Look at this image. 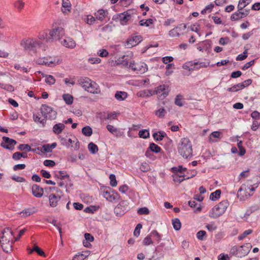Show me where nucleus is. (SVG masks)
Listing matches in <instances>:
<instances>
[{
    "instance_id": "f257e3e1",
    "label": "nucleus",
    "mask_w": 260,
    "mask_h": 260,
    "mask_svg": "<svg viewBox=\"0 0 260 260\" xmlns=\"http://www.w3.org/2000/svg\"><path fill=\"white\" fill-rule=\"evenodd\" d=\"M13 232L9 228L4 229L0 236V243L3 251L10 253L12 251Z\"/></svg>"
},
{
    "instance_id": "f03ea898",
    "label": "nucleus",
    "mask_w": 260,
    "mask_h": 260,
    "mask_svg": "<svg viewBox=\"0 0 260 260\" xmlns=\"http://www.w3.org/2000/svg\"><path fill=\"white\" fill-rule=\"evenodd\" d=\"M116 62L118 64H122L123 66L136 72L138 74H143L147 71V66L143 62H135L134 61L128 62L127 60L121 59L120 58L118 59Z\"/></svg>"
},
{
    "instance_id": "7ed1b4c3",
    "label": "nucleus",
    "mask_w": 260,
    "mask_h": 260,
    "mask_svg": "<svg viewBox=\"0 0 260 260\" xmlns=\"http://www.w3.org/2000/svg\"><path fill=\"white\" fill-rule=\"evenodd\" d=\"M178 151L185 158L192 156V144L188 138H183L181 139L178 145Z\"/></svg>"
},
{
    "instance_id": "20e7f679",
    "label": "nucleus",
    "mask_w": 260,
    "mask_h": 260,
    "mask_svg": "<svg viewBox=\"0 0 260 260\" xmlns=\"http://www.w3.org/2000/svg\"><path fill=\"white\" fill-rule=\"evenodd\" d=\"M78 83L86 91L90 93L95 94L100 92V89L97 87V84L87 77L80 78L78 80Z\"/></svg>"
},
{
    "instance_id": "39448f33",
    "label": "nucleus",
    "mask_w": 260,
    "mask_h": 260,
    "mask_svg": "<svg viewBox=\"0 0 260 260\" xmlns=\"http://www.w3.org/2000/svg\"><path fill=\"white\" fill-rule=\"evenodd\" d=\"M229 205L228 200L222 201L212 208L209 216L214 219L218 218L225 212Z\"/></svg>"
},
{
    "instance_id": "423d86ee",
    "label": "nucleus",
    "mask_w": 260,
    "mask_h": 260,
    "mask_svg": "<svg viewBox=\"0 0 260 260\" xmlns=\"http://www.w3.org/2000/svg\"><path fill=\"white\" fill-rule=\"evenodd\" d=\"M251 246L249 243H246L240 246H234L232 247L230 254L238 257H242L246 255L250 251Z\"/></svg>"
},
{
    "instance_id": "0eeeda50",
    "label": "nucleus",
    "mask_w": 260,
    "mask_h": 260,
    "mask_svg": "<svg viewBox=\"0 0 260 260\" xmlns=\"http://www.w3.org/2000/svg\"><path fill=\"white\" fill-rule=\"evenodd\" d=\"M210 62H200L195 59L193 61L186 62L183 65V68L184 69L188 70L189 71L198 70L201 68H207L209 66Z\"/></svg>"
},
{
    "instance_id": "6e6552de",
    "label": "nucleus",
    "mask_w": 260,
    "mask_h": 260,
    "mask_svg": "<svg viewBox=\"0 0 260 260\" xmlns=\"http://www.w3.org/2000/svg\"><path fill=\"white\" fill-rule=\"evenodd\" d=\"M42 42L36 39L28 38L27 39H23L21 42V45L25 50H32L33 49L40 47Z\"/></svg>"
},
{
    "instance_id": "1a4fd4ad",
    "label": "nucleus",
    "mask_w": 260,
    "mask_h": 260,
    "mask_svg": "<svg viewBox=\"0 0 260 260\" xmlns=\"http://www.w3.org/2000/svg\"><path fill=\"white\" fill-rule=\"evenodd\" d=\"M41 111L42 116L45 117L46 119L48 118L50 120H53L56 117V111L54 110L52 107L47 105H42Z\"/></svg>"
},
{
    "instance_id": "9d476101",
    "label": "nucleus",
    "mask_w": 260,
    "mask_h": 260,
    "mask_svg": "<svg viewBox=\"0 0 260 260\" xmlns=\"http://www.w3.org/2000/svg\"><path fill=\"white\" fill-rule=\"evenodd\" d=\"M101 190L103 192V196L110 202H113L119 197V194L109 187H103Z\"/></svg>"
},
{
    "instance_id": "9b49d317",
    "label": "nucleus",
    "mask_w": 260,
    "mask_h": 260,
    "mask_svg": "<svg viewBox=\"0 0 260 260\" xmlns=\"http://www.w3.org/2000/svg\"><path fill=\"white\" fill-rule=\"evenodd\" d=\"M170 91V87L168 84H162L157 86L155 89L153 90L152 94H158L162 99L166 98Z\"/></svg>"
},
{
    "instance_id": "f8f14e48",
    "label": "nucleus",
    "mask_w": 260,
    "mask_h": 260,
    "mask_svg": "<svg viewBox=\"0 0 260 260\" xmlns=\"http://www.w3.org/2000/svg\"><path fill=\"white\" fill-rule=\"evenodd\" d=\"M167 242L169 244V246H166V243L165 242H162L158 245L155 248L156 253H159L160 256H163L166 251H169L170 249H174V244L172 243V242L169 240L167 241Z\"/></svg>"
},
{
    "instance_id": "ddd939ff",
    "label": "nucleus",
    "mask_w": 260,
    "mask_h": 260,
    "mask_svg": "<svg viewBox=\"0 0 260 260\" xmlns=\"http://www.w3.org/2000/svg\"><path fill=\"white\" fill-rule=\"evenodd\" d=\"M128 203L126 201H121L115 208L114 213L117 216H122L128 210Z\"/></svg>"
},
{
    "instance_id": "4468645a",
    "label": "nucleus",
    "mask_w": 260,
    "mask_h": 260,
    "mask_svg": "<svg viewBox=\"0 0 260 260\" xmlns=\"http://www.w3.org/2000/svg\"><path fill=\"white\" fill-rule=\"evenodd\" d=\"M2 139L3 141L1 143L2 147L10 150L14 149V146L17 144L16 140L6 136H4Z\"/></svg>"
},
{
    "instance_id": "2eb2a0df",
    "label": "nucleus",
    "mask_w": 260,
    "mask_h": 260,
    "mask_svg": "<svg viewBox=\"0 0 260 260\" xmlns=\"http://www.w3.org/2000/svg\"><path fill=\"white\" fill-rule=\"evenodd\" d=\"M142 40L143 38L140 35L132 36L127 39L126 46L127 48H131L138 45Z\"/></svg>"
},
{
    "instance_id": "dca6fc26",
    "label": "nucleus",
    "mask_w": 260,
    "mask_h": 260,
    "mask_svg": "<svg viewBox=\"0 0 260 260\" xmlns=\"http://www.w3.org/2000/svg\"><path fill=\"white\" fill-rule=\"evenodd\" d=\"M32 193L37 198H41L43 195V189L37 184H34L32 186Z\"/></svg>"
},
{
    "instance_id": "f3484780",
    "label": "nucleus",
    "mask_w": 260,
    "mask_h": 260,
    "mask_svg": "<svg viewBox=\"0 0 260 260\" xmlns=\"http://www.w3.org/2000/svg\"><path fill=\"white\" fill-rule=\"evenodd\" d=\"M119 18L121 23L123 24L126 23L131 18V11L128 10L120 13L119 15Z\"/></svg>"
},
{
    "instance_id": "a211bd4d",
    "label": "nucleus",
    "mask_w": 260,
    "mask_h": 260,
    "mask_svg": "<svg viewBox=\"0 0 260 260\" xmlns=\"http://www.w3.org/2000/svg\"><path fill=\"white\" fill-rule=\"evenodd\" d=\"M61 197L60 196H56L54 193H51L49 196V200L50 205L52 207L57 206L58 202L60 200Z\"/></svg>"
},
{
    "instance_id": "6ab92c4d",
    "label": "nucleus",
    "mask_w": 260,
    "mask_h": 260,
    "mask_svg": "<svg viewBox=\"0 0 260 260\" xmlns=\"http://www.w3.org/2000/svg\"><path fill=\"white\" fill-rule=\"evenodd\" d=\"M62 44L66 47L74 48L76 46V42L72 38H68L61 41Z\"/></svg>"
},
{
    "instance_id": "aec40b11",
    "label": "nucleus",
    "mask_w": 260,
    "mask_h": 260,
    "mask_svg": "<svg viewBox=\"0 0 260 260\" xmlns=\"http://www.w3.org/2000/svg\"><path fill=\"white\" fill-rule=\"evenodd\" d=\"M37 212V210L35 207L29 208L25 209L23 211L20 212V215L21 217H25L26 216H30Z\"/></svg>"
},
{
    "instance_id": "412c9836",
    "label": "nucleus",
    "mask_w": 260,
    "mask_h": 260,
    "mask_svg": "<svg viewBox=\"0 0 260 260\" xmlns=\"http://www.w3.org/2000/svg\"><path fill=\"white\" fill-rule=\"evenodd\" d=\"M247 15H248V13H244V12L237 11L231 15V19L232 21H237Z\"/></svg>"
},
{
    "instance_id": "4be33fe9",
    "label": "nucleus",
    "mask_w": 260,
    "mask_h": 260,
    "mask_svg": "<svg viewBox=\"0 0 260 260\" xmlns=\"http://www.w3.org/2000/svg\"><path fill=\"white\" fill-rule=\"evenodd\" d=\"M108 13V12L107 11H104V10L101 9L95 13V16L96 19L98 20L102 21L107 17Z\"/></svg>"
},
{
    "instance_id": "5701e85b",
    "label": "nucleus",
    "mask_w": 260,
    "mask_h": 260,
    "mask_svg": "<svg viewBox=\"0 0 260 260\" xmlns=\"http://www.w3.org/2000/svg\"><path fill=\"white\" fill-rule=\"evenodd\" d=\"M54 177L57 179L60 180H64L66 179H68L70 180V176L68 174H67L66 172L62 171H59L57 172H56L54 175Z\"/></svg>"
},
{
    "instance_id": "b1692460",
    "label": "nucleus",
    "mask_w": 260,
    "mask_h": 260,
    "mask_svg": "<svg viewBox=\"0 0 260 260\" xmlns=\"http://www.w3.org/2000/svg\"><path fill=\"white\" fill-rule=\"evenodd\" d=\"M56 143H53L51 144H45L42 146V148L41 149L42 151H44L45 152H50L52 151V150L55 148L56 147Z\"/></svg>"
},
{
    "instance_id": "393cba45",
    "label": "nucleus",
    "mask_w": 260,
    "mask_h": 260,
    "mask_svg": "<svg viewBox=\"0 0 260 260\" xmlns=\"http://www.w3.org/2000/svg\"><path fill=\"white\" fill-rule=\"evenodd\" d=\"M65 128V125L61 123H59L54 125L53 127V132L55 134H60L62 130Z\"/></svg>"
},
{
    "instance_id": "a878e982",
    "label": "nucleus",
    "mask_w": 260,
    "mask_h": 260,
    "mask_svg": "<svg viewBox=\"0 0 260 260\" xmlns=\"http://www.w3.org/2000/svg\"><path fill=\"white\" fill-rule=\"evenodd\" d=\"M166 136L167 134L164 131H159L158 133L155 132L153 134V137L156 141H161Z\"/></svg>"
},
{
    "instance_id": "bb28decb",
    "label": "nucleus",
    "mask_w": 260,
    "mask_h": 260,
    "mask_svg": "<svg viewBox=\"0 0 260 260\" xmlns=\"http://www.w3.org/2000/svg\"><path fill=\"white\" fill-rule=\"evenodd\" d=\"M13 6L18 12H21L24 7L25 3L22 0H17L13 3Z\"/></svg>"
},
{
    "instance_id": "cd10ccee",
    "label": "nucleus",
    "mask_w": 260,
    "mask_h": 260,
    "mask_svg": "<svg viewBox=\"0 0 260 260\" xmlns=\"http://www.w3.org/2000/svg\"><path fill=\"white\" fill-rule=\"evenodd\" d=\"M127 96V94L124 91H116L115 94V98L118 101H123L125 100Z\"/></svg>"
},
{
    "instance_id": "c85d7f7f",
    "label": "nucleus",
    "mask_w": 260,
    "mask_h": 260,
    "mask_svg": "<svg viewBox=\"0 0 260 260\" xmlns=\"http://www.w3.org/2000/svg\"><path fill=\"white\" fill-rule=\"evenodd\" d=\"M186 170V168H183L182 166L174 167L171 168V171L176 174H182Z\"/></svg>"
},
{
    "instance_id": "c756f323",
    "label": "nucleus",
    "mask_w": 260,
    "mask_h": 260,
    "mask_svg": "<svg viewBox=\"0 0 260 260\" xmlns=\"http://www.w3.org/2000/svg\"><path fill=\"white\" fill-rule=\"evenodd\" d=\"M55 34L56 35V38L57 40H60V37H62L64 34V29L61 27H57L55 28H54Z\"/></svg>"
},
{
    "instance_id": "7c9ffc66",
    "label": "nucleus",
    "mask_w": 260,
    "mask_h": 260,
    "mask_svg": "<svg viewBox=\"0 0 260 260\" xmlns=\"http://www.w3.org/2000/svg\"><path fill=\"white\" fill-rule=\"evenodd\" d=\"M179 26H176L169 31V36L170 37H179L180 36V31L178 30Z\"/></svg>"
},
{
    "instance_id": "2f4dec72",
    "label": "nucleus",
    "mask_w": 260,
    "mask_h": 260,
    "mask_svg": "<svg viewBox=\"0 0 260 260\" xmlns=\"http://www.w3.org/2000/svg\"><path fill=\"white\" fill-rule=\"evenodd\" d=\"M34 251L36 252L37 253V254L40 256H45V255L44 251L39 247H38L37 245H34L33 248L29 250V251L28 252V253L29 254H31L32 252H33Z\"/></svg>"
},
{
    "instance_id": "473e14b6",
    "label": "nucleus",
    "mask_w": 260,
    "mask_h": 260,
    "mask_svg": "<svg viewBox=\"0 0 260 260\" xmlns=\"http://www.w3.org/2000/svg\"><path fill=\"white\" fill-rule=\"evenodd\" d=\"M220 194L221 190L220 189H217L210 194L209 198L212 201H216L220 198Z\"/></svg>"
},
{
    "instance_id": "72a5a7b5",
    "label": "nucleus",
    "mask_w": 260,
    "mask_h": 260,
    "mask_svg": "<svg viewBox=\"0 0 260 260\" xmlns=\"http://www.w3.org/2000/svg\"><path fill=\"white\" fill-rule=\"evenodd\" d=\"M151 151L155 153H159L161 151V148L158 146L157 145L155 144L154 143H151L148 147Z\"/></svg>"
},
{
    "instance_id": "f704fd0d",
    "label": "nucleus",
    "mask_w": 260,
    "mask_h": 260,
    "mask_svg": "<svg viewBox=\"0 0 260 260\" xmlns=\"http://www.w3.org/2000/svg\"><path fill=\"white\" fill-rule=\"evenodd\" d=\"M50 59H51V57H48V61H49V63H48V67H53L54 66H55L56 64H60L61 61H62V60L60 58H53L51 60H50Z\"/></svg>"
},
{
    "instance_id": "c9c22d12",
    "label": "nucleus",
    "mask_w": 260,
    "mask_h": 260,
    "mask_svg": "<svg viewBox=\"0 0 260 260\" xmlns=\"http://www.w3.org/2000/svg\"><path fill=\"white\" fill-rule=\"evenodd\" d=\"M82 133L84 136L90 137L92 134V129L89 126H86L82 128Z\"/></svg>"
},
{
    "instance_id": "e433bc0d",
    "label": "nucleus",
    "mask_w": 260,
    "mask_h": 260,
    "mask_svg": "<svg viewBox=\"0 0 260 260\" xmlns=\"http://www.w3.org/2000/svg\"><path fill=\"white\" fill-rule=\"evenodd\" d=\"M62 98L67 105H71L73 103V97L69 94H63Z\"/></svg>"
},
{
    "instance_id": "4c0bfd02",
    "label": "nucleus",
    "mask_w": 260,
    "mask_h": 260,
    "mask_svg": "<svg viewBox=\"0 0 260 260\" xmlns=\"http://www.w3.org/2000/svg\"><path fill=\"white\" fill-rule=\"evenodd\" d=\"M88 148L92 154H95L99 150L98 146L92 142H90L88 144Z\"/></svg>"
},
{
    "instance_id": "58836bf2",
    "label": "nucleus",
    "mask_w": 260,
    "mask_h": 260,
    "mask_svg": "<svg viewBox=\"0 0 260 260\" xmlns=\"http://www.w3.org/2000/svg\"><path fill=\"white\" fill-rule=\"evenodd\" d=\"M172 221L174 230H175L176 231H178L181 229V223L180 220L178 218H176L173 219Z\"/></svg>"
},
{
    "instance_id": "ea45409f",
    "label": "nucleus",
    "mask_w": 260,
    "mask_h": 260,
    "mask_svg": "<svg viewBox=\"0 0 260 260\" xmlns=\"http://www.w3.org/2000/svg\"><path fill=\"white\" fill-rule=\"evenodd\" d=\"M85 253H87V254L85 255V254L82 253H78V254L75 255L73 257L72 260H83L89 255V251H86Z\"/></svg>"
},
{
    "instance_id": "a19ab883",
    "label": "nucleus",
    "mask_w": 260,
    "mask_h": 260,
    "mask_svg": "<svg viewBox=\"0 0 260 260\" xmlns=\"http://www.w3.org/2000/svg\"><path fill=\"white\" fill-rule=\"evenodd\" d=\"M62 7L64 8V10L62 9L63 13H64L66 10L70 11V8L71 7L70 2L69 0H62Z\"/></svg>"
},
{
    "instance_id": "79ce46f5",
    "label": "nucleus",
    "mask_w": 260,
    "mask_h": 260,
    "mask_svg": "<svg viewBox=\"0 0 260 260\" xmlns=\"http://www.w3.org/2000/svg\"><path fill=\"white\" fill-rule=\"evenodd\" d=\"M153 19L151 18H149L147 20L143 19L139 22V25L140 26L148 27L150 24H153Z\"/></svg>"
},
{
    "instance_id": "37998d69",
    "label": "nucleus",
    "mask_w": 260,
    "mask_h": 260,
    "mask_svg": "<svg viewBox=\"0 0 260 260\" xmlns=\"http://www.w3.org/2000/svg\"><path fill=\"white\" fill-rule=\"evenodd\" d=\"M153 90H144L139 92V96L141 97H146L153 95L152 94Z\"/></svg>"
},
{
    "instance_id": "c03bdc74",
    "label": "nucleus",
    "mask_w": 260,
    "mask_h": 260,
    "mask_svg": "<svg viewBox=\"0 0 260 260\" xmlns=\"http://www.w3.org/2000/svg\"><path fill=\"white\" fill-rule=\"evenodd\" d=\"M33 119L36 122L41 123L43 125L46 122V119L45 117H44L43 119H41L39 115L37 114L33 115Z\"/></svg>"
},
{
    "instance_id": "a18cd8bd",
    "label": "nucleus",
    "mask_w": 260,
    "mask_h": 260,
    "mask_svg": "<svg viewBox=\"0 0 260 260\" xmlns=\"http://www.w3.org/2000/svg\"><path fill=\"white\" fill-rule=\"evenodd\" d=\"M38 38L41 40H46V42H49L50 41H49L48 38H49V35L47 32L43 31L39 34L38 36Z\"/></svg>"
},
{
    "instance_id": "49530a36",
    "label": "nucleus",
    "mask_w": 260,
    "mask_h": 260,
    "mask_svg": "<svg viewBox=\"0 0 260 260\" xmlns=\"http://www.w3.org/2000/svg\"><path fill=\"white\" fill-rule=\"evenodd\" d=\"M139 136L140 138L144 139L148 138L149 137V131L147 129H142L139 131Z\"/></svg>"
},
{
    "instance_id": "de8ad7c7",
    "label": "nucleus",
    "mask_w": 260,
    "mask_h": 260,
    "mask_svg": "<svg viewBox=\"0 0 260 260\" xmlns=\"http://www.w3.org/2000/svg\"><path fill=\"white\" fill-rule=\"evenodd\" d=\"M45 81L49 85H53L55 82V79L52 75H46Z\"/></svg>"
},
{
    "instance_id": "09e8293b",
    "label": "nucleus",
    "mask_w": 260,
    "mask_h": 260,
    "mask_svg": "<svg viewBox=\"0 0 260 260\" xmlns=\"http://www.w3.org/2000/svg\"><path fill=\"white\" fill-rule=\"evenodd\" d=\"M155 113V115L159 117H164L167 113V112L164 108H162L156 111Z\"/></svg>"
},
{
    "instance_id": "8fccbe9b",
    "label": "nucleus",
    "mask_w": 260,
    "mask_h": 260,
    "mask_svg": "<svg viewBox=\"0 0 260 260\" xmlns=\"http://www.w3.org/2000/svg\"><path fill=\"white\" fill-rule=\"evenodd\" d=\"M150 234L151 237L155 238V240L159 242L161 240V236L156 230H153Z\"/></svg>"
},
{
    "instance_id": "3c124183",
    "label": "nucleus",
    "mask_w": 260,
    "mask_h": 260,
    "mask_svg": "<svg viewBox=\"0 0 260 260\" xmlns=\"http://www.w3.org/2000/svg\"><path fill=\"white\" fill-rule=\"evenodd\" d=\"M98 208L95 206H90L85 208L84 211L86 213H93L94 211L97 210Z\"/></svg>"
},
{
    "instance_id": "603ef678",
    "label": "nucleus",
    "mask_w": 260,
    "mask_h": 260,
    "mask_svg": "<svg viewBox=\"0 0 260 260\" xmlns=\"http://www.w3.org/2000/svg\"><path fill=\"white\" fill-rule=\"evenodd\" d=\"M110 179V185L112 187H115L117 185V183L116 179V176L114 174H110L109 176Z\"/></svg>"
},
{
    "instance_id": "864d4df0",
    "label": "nucleus",
    "mask_w": 260,
    "mask_h": 260,
    "mask_svg": "<svg viewBox=\"0 0 260 260\" xmlns=\"http://www.w3.org/2000/svg\"><path fill=\"white\" fill-rule=\"evenodd\" d=\"M137 213L139 215H147L149 214V210L147 207H143L139 208L137 211Z\"/></svg>"
},
{
    "instance_id": "5fc2aeb1",
    "label": "nucleus",
    "mask_w": 260,
    "mask_h": 260,
    "mask_svg": "<svg viewBox=\"0 0 260 260\" xmlns=\"http://www.w3.org/2000/svg\"><path fill=\"white\" fill-rule=\"evenodd\" d=\"M18 149L21 151L26 150L28 151H30L31 147L28 144H22L18 146Z\"/></svg>"
},
{
    "instance_id": "6e6d98bb",
    "label": "nucleus",
    "mask_w": 260,
    "mask_h": 260,
    "mask_svg": "<svg viewBox=\"0 0 260 260\" xmlns=\"http://www.w3.org/2000/svg\"><path fill=\"white\" fill-rule=\"evenodd\" d=\"M206 228L210 232H213L217 229V226L214 222H212L206 225Z\"/></svg>"
},
{
    "instance_id": "4d7b16f0",
    "label": "nucleus",
    "mask_w": 260,
    "mask_h": 260,
    "mask_svg": "<svg viewBox=\"0 0 260 260\" xmlns=\"http://www.w3.org/2000/svg\"><path fill=\"white\" fill-rule=\"evenodd\" d=\"M182 96L180 94L177 95L175 99V104L177 106L182 107L183 105V103L181 102Z\"/></svg>"
},
{
    "instance_id": "13d9d810",
    "label": "nucleus",
    "mask_w": 260,
    "mask_h": 260,
    "mask_svg": "<svg viewBox=\"0 0 260 260\" xmlns=\"http://www.w3.org/2000/svg\"><path fill=\"white\" fill-rule=\"evenodd\" d=\"M37 63L38 64L40 65H46L48 66L49 61H48V57L47 58H39L37 60Z\"/></svg>"
},
{
    "instance_id": "bf43d9fd",
    "label": "nucleus",
    "mask_w": 260,
    "mask_h": 260,
    "mask_svg": "<svg viewBox=\"0 0 260 260\" xmlns=\"http://www.w3.org/2000/svg\"><path fill=\"white\" fill-rule=\"evenodd\" d=\"M153 243L151 240V235H147L143 240V243L145 245H149Z\"/></svg>"
},
{
    "instance_id": "052dcab7",
    "label": "nucleus",
    "mask_w": 260,
    "mask_h": 260,
    "mask_svg": "<svg viewBox=\"0 0 260 260\" xmlns=\"http://www.w3.org/2000/svg\"><path fill=\"white\" fill-rule=\"evenodd\" d=\"M252 232V230L251 229H248L247 230L245 231L242 234H241L238 237V239L239 240H243L246 236L250 234Z\"/></svg>"
},
{
    "instance_id": "680f3d73",
    "label": "nucleus",
    "mask_w": 260,
    "mask_h": 260,
    "mask_svg": "<svg viewBox=\"0 0 260 260\" xmlns=\"http://www.w3.org/2000/svg\"><path fill=\"white\" fill-rule=\"evenodd\" d=\"M48 35L49 38H48V39L49 40V41H50V42H52L53 40H57L54 29L50 30Z\"/></svg>"
},
{
    "instance_id": "e2e57ef3",
    "label": "nucleus",
    "mask_w": 260,
    "mask_h": 260,
    "mask_svg": "<svg viewBox=\"0 0 260 260\" xmlns=\"http://www.w3.org/2000/svg\"><path fill=\"white\" fill-rule=\"evenodd\" d=\"M85 21L88 24H92L95 21V18L92 15H88L86 16Z\"/></svg>"
},
{
    "instance_id": "0e129e2a",
    "label": "nucleus",
    "mask_w": 260,
    "mask_h": 260,
    "mask_svg": "<svg viewBox=\"0 0 260 260\" xmlns=\"http://www.w3.org/2000/svg\"><path fill=\"white\" fill-rule=\"evenodd\" d=\"M140 169L141 171L145 172L150 170V167L147 163L143 162L140 166Z\"/></svg>"
},
{
    "instance_id": "69168bd1",
    "label": "nucleus",
    "mask_w": 260,
    "mask_h": 260,
    "mask_svg": "<svg viewBox=\"0 0 260 260\" xmlns=\"http://www.w3.org/2000/svg\"><path fill=\"white\" fill-rule=\"evenodd\" d=\"M247 50H245L243 53L238 55L236 57L237 60H243L247 57Z\"/></svg>"
},
{
    "instance_id": "338daca9",
    "label": "nucleus",
    "mask_w": 260,
    "mask_h": 260,
    "mask_svg": "<svg viewBox=\"0 0 260 260\" xmlns=\"http://www.w3.org/2000/svg\"><path fill=\"white\" fill-rule=\"evenodd\" d=\"M142 228V225L141 223H139L137 225L136 227L134 232V236L138 237L140 233V230Z\"/></svg>"
},
{
    "instance_id": "774afa93",
    "label": "nucleus",
    "mask_w": 260,
    "mask_h": 260,
    "mask_svg": "<svg viewBox=\"0 0 260 260\" xmlns=\"http://www.w3.org/2000/svg\"><path fill=\"white\" fill-rule=\"evenodd\" d=\"M206 235V232L205 231H200L197 234V237L200 240H203L204 237Z\"/></svg>"
}]
</instances>
